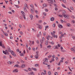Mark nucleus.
<instances>
[{
  "label": "nucleus",
  "mask_w": 75,
  "mask_h": 75,
  "mask_svg": "<svg viewBox=\"0 0 75 75\" xmlns=\"http://www.w3.org/2000/svg\"><path fill=\"white\" fill-rule=\"evenodd\" d=\"M48 74L49 75H51L52 74V73H51V71H49L48 72Z\"/></svg>",
  "instance_id": "20"
},
{
  "label": "nucleus",
  "mask_w": 75,
  "mask_h": 75,
  "mask_svg": "<svg viewBox=\"0 0 75 75\" xmlns=\"http://www.w3.org/2000/svg\"><path fill=\"white\" fill-rule=\"evenodd\" d=\"M7 64H11V62H7Z\"/></svg>",
  "instance_id": "27"
},
{
  "label": "nucleus",
  "mask_w": 75,
  "mask_h": 75,
  "mask_svg": "<svg viewBox=\"0 0 75 75\" xmlns=\"http://www.w3.org/2000/svg\"><path fill=\"white\" fill-rule=\"evenodd\" d=\"M32 69L34 71H37V69L36 68H32Z\"/></svg>",
  "instance_id": "26"
},
{
  "label": "nucleus",
  "mask_w": 75,
  "mask_h": 75,
  "mask_svg": "<svg viewBox=\"0 0 75 75\" xmlns=\"http://www.w3.org/2000/svg\"><path fill=\"white\" fill-rule=\"evenodd\" d=\"M68 74L69 75H69H70V74L71 75V74H72V73L71 72H69L68 73Z\"/></svg>",
  "instance_id": "28"
},
{
  "label": "nucleus",
  "mask_w": 75,
  "mask_h": 75,
  "mask_svg": "<svg viewBox=\"0 0 75 75\" xmlns=\"http://www.w3.org/2000/svg\"><path fill=\"white\" fill-rule=\"evenodd\" d=\"M25 7H26L27 8H28V6H27V4H25Z\"/></svg>",
  "instance_id": "31"
},
{
  "label": "nucleus",
  "mask_w": 75,
  "mask_h": 75,
  "mask_svg": "<svg viewBox=\"0 0 75 75\" xmlns=\"http://www.w3.org/2000/svg\"><path fill=\"white\" fill-rule=\"evenodd\" d=\"M17 52H19L20 51V50L19 49H17Z\"/></svg>",
  "instance_id": "48"
},
{
  "label": "nucleus",
  "mask_w": 75,
  "mask_h": 75,
  "mask_svg": "<svg viewBox=\"0 0 75 75\" xmlns=\"http://www.w3.org/2000/svg\"><path fill=\"white\" fill-rule=\"evenodd\" d=\"M43 7H45L47 6V5L46 4H43Z\"/></svg>",
  "instance_id": "33"
},
{
  "label": "nucleus",
  "mask_w": 75,
  "mask_h": 75,
  "mask_svg": "<svg viewBox=\"0 0 75 75\" xmlns=\"http://www.w3.org/2000/svg\"><path fill=\"white\" fill-rule=\"evenodd\" d=\"M23 9L25 12H26V13H27V9H26V8H25V7H23Z\"/></svg>",
  "instance_id": "7"
},
{
  "label": "nucleus",
  "mask_w": 75,
  "mask_h": 75,
  "mask_svg": "<svg viewBox=\"0 0 75 75\" xmlns=\"http://www.w3.org/2000/svg\"><path fill=\"white\" fill-rule=\"evenodd\" d=\"M39 23H42V21L40 20L39 21Z\"/></svg>",
  "instance_id": "50"
},
{
  "label": "nucleus",
  "mask_w": 75,
  "mask_h": 75,
  "mask_svg": "<svg viewBox=\"0 0 75 75\" xmlns=\"http://www.w3.org/2000/svg\"><path fill=\"white\" fill-rule=\"evenodd\" d=\"M0 46L2 47H3V48H5V46H4V45H2V42L1 41L0 42Z\"/></svg>",
  "instance_id": "3"
},
{
  "label": "nucleus",
  "mask_w": 75,
  "mask_h": 75,
  "mask_svg": "<svg viewBox=\"0 0 75 75\" xmlns=\"http://www.w3.org/2000/svg\"><path fill=\"white\" fill-rule=\"evenodd\" d=\"M52 58H55V55H53Z\"/></svg>",
  "instance_id": "59"
},
{
  "label": "nucleus",
  "mask_w": 75,
  "mask_h": 75,
  "mask_svg": "<svg viewBox=\"0 0 75 75\" xmlns=\"http://www.w3.org/2000/svg\"><path fill=\"white\" fill-rule=\"evenodd\" d=\"M67 26H68V27H70V26H71V25L69 23H67Z\"/></svg>",
  "instance_id": "30"
},
{
  "label": "nucleus",
  "mask_w": 75,
  "mask_h": 75,
  "mask_svg": "<svg viewBox=\"0 0 75 75\" xmlns=\"http://www.w3.org/2000/svg\"><path fill=\"white\" fill-rule=\"evenodd\" d=\"M47 48H51V45H49L48 46H47Z\"/></svg>",
  "instance_id": "60"
},
{
  "label": "nucleus",
  "mask_w": 75,
  "mask_h": 75,
  "mask_svg": "<svg viewBox=\"0 0 75 75\" xmlns=\"http://www.w3.org/2000/svg\"><path fill=\"white\" fill-rule=\"evenodd\" d=\"M35 67H39V64H36L35 65Z\"/></svg>",
  "instance_id": "23"
},
{
  "label": "nucleus",
  "mask_w": 75,
  "mask_h": 75,
  "mask_svg": "<svg viewBox=\"0 0 75 75\" xmlns=\"http://www.w3.org/2000/svg\"><path fill=\"white\" fill-rule=\"evenodd\" d=\"M45 27L46 28H48V27H49L48 26H46Z\"/></svg>",
  "instance_id": "62"
},
{
  "label": "nucleus",
  "mask_w": 75,
  "mask_h": 75,
  "mask_svg": "<svg viewBox=\"0 0 75 75\" xmlns=\"http://www.w3.org/2000/svg\"><path fill=\"white\" fill-rule=\"evenodd\" d=\"M20 33L21 35H23V32L21 31V32H20Z\"/></svg>",
  "instance_id": "40"
},
{
  "label": "nucleus",
  "mask_w": 75,
  "mask_h": 75,
  "mask_svg": "<svg viewBox=\"0 0 75 75\" xmlns=\"http://www.w3.org/2000/svg\"><path fill=\"white\" fill-rule=\"evenodd\" d=\"M58 27L60 28H62V25H61L59 24V25H58Z\"/></svg>",
  "instance_id": "15"
},
{
  "label": "nucleus",
  "mask_w": 75,
  "mask_h": 75,
  "mask_svg": "<svg viewBox=\"0 0 75 75\" xmlns=\"http://www.w3.org/2000/svg\"><path fill=\"white\" fill-rule=\"evenodd\" d=\"M36 18H38V16L37 15H36Z\"/></svg>",
  "instance_id": "63"
},
{
  "label": "nucleus",
  "mask_w": 75,
  "mask_h": 75,
  "mask_svg": "<svg viewBox=\"0 0 75 75\" xmlns=\"http://www.w3.org/2000/svg\"><path fill=\"white\" fill-rule=\"evenodd\" d=\"M30 17L31 18V20H33V15H31L30 16Z\"/></svg>",
  "instance_id": "16"
},
{
  "label": "nucleus",
  "mask_w": 75,
  "mask_h": 75,
  "mask_svg": "<svg viewBox=\"0 0 75 75\" xmlns=\"http://www.w3.org/2000/svg\"><path fill=\"white\" fill-rule=\"evenodd\" d=\"M63 62V60H61L59 62V64H58V65L59 66V65H60V64H61V62Z\"/></svg>",
  "instance_id": "13"
},
{
  "label": "nucleus",
  "mask_w": 75,
  "mask_h": 75,
  "mask_svg": "<svg viewBox=\"0 0 75 75\" xmlns=\"http://www.w3.org/2000/svg\"><path fill=\"white\" fill-rule=\"evenodd\" d=\"M4 35H5V36H7V35H8V34L4 32Z\"/></svg>",
  "instance_id": "21"
},
{
  "label": "nucleus",
  "mask_w": 75,
  "mask_h": 75,
  "mask_svg": "<svg viewBox=\"0 0 75 75\" xmlns=\"http://www.w3.org/2000/svg\"><path fill=\"white\" fill-rule=\"evenodd\" d=\"M63 16H64V17H65V18H67V19H68V18H69V16L67 15H66V14H64V15H63Z\"/></svg>",
  "instance_id": "2"
},
{
  "label": "nucleus",
  "mask_w": 75,
  "mask_h": 75,
  "mask_svg": "<svg viewBox=\"0 0 75 75\" xmlns=\"http://www.w3.org/2000/svg\"><path fill=\"white\" fill-rule=\"evenodd\" d=\"M43 35L44 36H45L46 35V33L45 32L43 33Z\"/></svg>",
  "instance_id": "54"
},
{
  "label": "nucleus",
  "mask_w": 75,
  "mask_h": 75,
  "mask_svg": "<svg viewBox=\"0 0 75 75\" xmlns=\"http://www.w3.org/2000/svg\"><path fill=\"white\" fill-rule=\"evenodd\" d=\"M68 10L69 11H70V12H71V13H72V11L70 9H69V8H68Z\"/></svg>",
  "instance_id": "55"
},
{
  "label": "nucleus",
  "mask_w": 75,
  "mask_h": 75,
  "mask_svg": "<svg viewBox=\"0 0 75 75\" xmlns=\"http://www.w3.org/2000/svg\"><path fill=\"white\" fill-rule=\"evenodd\" d=\"M30 6L32 8H34V6H33V4L31 5Z\"/></svg>",
  "instance_id": "53"
},
{
  "label": "nucleus",
  "mask_w": 75,
  "mask_h": 75,
  "mask_svg": "<svg viewBox=\"0 0 75 75\" xmlns=\"http://www.w3.org/2000/svg\"><path fill=\"white\" fill-rule=\"evenodd\" d=\"M48 40H47L46 41V43H45V45H48Z\"/></svg>",
  "instance_id": "17"
},
{
  "label": "nucleus",
  "mask_w": 75,
  "mask_h": 75,
  "mask_svg": "<svg viewBox=\"0 0 75 75\" xmlns=\"http://www.w3.org/2000/svg\"><path fill=\"white\" fill-rule=\"evenodd\" d=\"M24 56V53H21L20 56Z\"/></svg>",
  "instance_id": "24"
},
{
  "label": "nucleus",
  "mask_w": 75,
  "mask_h": 75,
  "mask_svg": "<svg viewBox=\"0 0 75 75\" xmlns=\"http://www.w3.org/2000/svg\"><path fill=\"white\" fill-rule=\"evenodd\" d=\"M66 14V12L65 11H63V13H62V15H63V16H64V14Z\"/></svg>",
  "instance_id": "18"
},
{
  "label": "nucleus",
  "mask_w": 75,
  "mask_h": 75,
  "mask_svg": "<svg viewBox=\"0 0 75 75\" xmlns=\"http://www.w3.org/2000/svg\"><path fill=\"white\" fill-rule=\"evenodd\" d=\"M37 25L38 26V28H39V29H42V26H41V25H40V24H37Z\"/></svg>",
  "instance_id": "1"
},
{
  "label": "nucleus",
  "mask_w": 75,
  "mask_h": 75,
  "mask_svg": "<svg viewBox=\"0 0 75 75\" xmlns=\"http://www.w3.org/2000/svg\"><path fill=\"white\" fill-rule=\"evenodd\" d=\"M70 8L72 10H74V8H73V7H71Z\"/></svg>",
  "instance_id": "56"
},
{
  "label": "nucleus",
  "mask_w": 75,
  "mask_h": 75,
  "mask_svg": "<svg viewBox=\"0 0 75 75\" xmlns=\"http://www.w3.org/2000/svg\"><path fill=\"white\" fill-rule=\"evenodd\" d=\"M42 40L43 41H45V38L44 37L42 38Z\"/></svg>",
  "instance_id": "42"
},
{
  "label": "nucleus",
  "mask_w": 75,
  "mask_h": 75,
  "mask_svg": "<svg viewBox=\"0 0 75 75\" xmlns=\"http://www.w3.org/2000/svg\"><path fill=\"white\" fill-rule=\"evenodd\" d=\"M43 61L44 62H48V59H47V58H46L43 59Z\"/></svg>",
  "instance_id": "6"
},
{
  "label": "nucleus",
  "mask_w": 75,
  "mask_h": 75,
  "mask_svg": "<svg viewBox=\"0 0 75 75\" xmlns=\"http://www.w3.org/2000/svg\"><path fill=\"white\" fill-rule=\"evenodd\" d=\"M62 6H63L64 8H66V6L65 5H64L63 4H62Z\"/></svg>",
  "instance_id": "35"
},
{
  "label": "nucleus",
  "mask_w": 75,
  "mask_h": 75,
  "mask_svg": "<svg viewBox=\"0 0 75 75\" xmlns=\"http://www.w3.org/2000/svg\"><path fill=\"white\" fill-rule=\"evenodd\" d=\"M40 44V47L41 48H42V44Z\"/></svg>",
  "instance_id": "38"
},
{
  "label": "nucleus",
  "mask_w": 75,
  "mask_h": 75,
  "mask_svg": "<svg viewBox=\"0 0 75 75\" xmlns=\"http://www.w3.org/2000/svg\"><path fill=\"white\" fill-rule=\"evenodd\" d=\"M21 67L22 68H24L25 67V64H22L21 65Z\"/></svg>",
  "instance_id": "22"
},
{
  "label": "nucleus",
  "mask_w": 75,
  "mask_h": 75,
  "mask_svg": "<svg viewBox=\"0 0 75 75\" xmlns=\"http://www.w3.org/2000/svg\"><path fill=\"white\" fill-rule=\"evenodd\" d=\"M58 74L57 72H55L54 73V75H58Z\"/></svg>",
  "instance_id": "32"
},
{
  "label": "nucleus",
  "mask_w": 75,
  "mask_h": 75,
  "mask_svg": "<svg viewBox=\"0 0 75 75\" xmlns=\"http://www.w3.org/2000/svg\"><path fill=\"white\" fill-rule=\"evenodd\" d=\"M32 75H34V73L33 72H31L30 73Z\"/></svg>",
  "instance_id": "49"
},
{
  "label": "nucleus",
  "mask_w": 75,
  "mask_h": 75,
  "mask_svg": "<svg viewBox=\"0 0 75 75\" xmlns=\"http://www.w3.org/2000/svg\"><path fill=\"white\" fill-rule=\"evenodd\" d=\"M54 49H58V47L57 46H55L53 47Z\"/></svg>",
  "instance_id": "10"
},
{
  "label": "nucleus",
  "mask_w": 75,
  "mask_h": 75,
  "mask_svg": "<svg viewBox=\"0 0 75 75\" xmlns=\"http://www.w3.org/2000/svg\"><path fill=\"white\" fill-rule=\"evenodd\" d=\"M54 19H55V18L54 17H52L50 18V20L52 21H54Z\"/></svg>",
  "instance_id": "9"
},
{
  "label": "nucleus",
  "mask_w": 75,
  "mask_h": 75,
  "mask_svg": "<svg viewBox=\"0 0 75 75\" xmlns=\"http://www.w3.org/2000/svg\"><path fill=\"white\" fill-rule=\"evenodd\" d=\"M47 1H48V2L49 3H51V4H52L53 3L52 1V0H48Z\"/></svg>",
  "instance_id": "11"
},
{
  "label": "nucleus",
  "mask_w": 75,
  "mask_h": 75,
  "mask_svg": "<svg viewBox=\"0 0 75 75\" xmlns=\"http://www.w3.org/2000/svg\"><path fill=\"white\" fill-rule=\"evenodd\" d=\"M35 13H36V14H38V11L36 10H35Z\"/></svg>",
  "instance_id": "58"
},
{
  "label": "nucleus",
  "mask_w": 75,
  "mask_h": 75,
  "mask_svg": "<svg viewBox=\"0 0 75 75\" xmlns=\"http://www.w3.org/2000/svg\"><path fill=\"white\" fill-rule=\"evenodd\" d=\"M19 67L18 64H16L14 66V67Z\"/></svg>",
  "instance_id": "19"
},
{
  "label": "nucleus",
  "mask_w": 75,
  "mask_h": 75,
  "mask_svg": "<svg viewBox=\"0 0 75 75\" xmlns=\"http://www.w3.org/2000/svg\"><path fill=\"white\" fill-rule=\"evenodd\" d=\"M31 11L32 13H34V10H33L32 9H31Z\"/></svg>",
  "instance_id": "37"
},
{
  "label": "nucleus",
  "mask_w": 75,
  "mask_h": 75,
  "mask_svg": "<svg viewBox=\"0 0 75 75\" xmlns=\"http://www.w3.org/2000/svg\"><path fill=\"white\" fill-rule=\"evenodd\" d=\"M51 34L52 35L53 37H54V38H55L56 37V35L54 33H52V32L51 33Z\"/></svg>",
  "instance_id": "5"
},
{
  "label": "nucleus",
  "mask_w": 75,
  "mask_h": 75,
  "mask_svg": "<svg viewBox=\"0 0 75 75\" xmlns=\"http://www.w3.org/2000/svg\"><path fill=\"white\" fill-rule=\"evenodd\" d=\"M55 10H56V11L58 10V8H57V7H55Z\"/></svg>",
  "instance_id": "46"
},
{
  "label": "nucleus",
  "mask_w": 75,
  "mask_h": 75,
  "mask_svg": "<svg viewBox=\"0 0 75 75\" xmlns=\"http://www.w3.org/2000/svg\"><path fill=\"white\" fill-rule=\"evenodd\" d=\"M45 11L48 12V9L46 8L45 9Z\"/></svg>",
  "instance_id": "44"
},
{
  "label": "nucleus",
  "mask_w": 75,
  "mask_h": 75,
  "mask_svg": "<svg viewBox=\"0 0 75 75\" xmlns=\"http://www.w3.org/2000/svg\"><path fill=\"white\" fill-rule=\"evenodd\" d=\"M21 13H22V14H23V15H24V13H24V11H21Z\"/></svg>",
  "instance_id": "34"
},
{
  "label": "nucleus",
  "mask_w": 75,
  "mask_h": 75,
  "mask_svg": "<svg viewBox=\"0 0 75 75\" xmlns=\"http://www.w3.org/2000/svg\"><path fill=\"white\" fill-rule=\"evenodd\" d=\"M46 73H44L43 72L42 73V75H46Z\"/></svg>",
  "instance_id": "41"
},
{
  "label": "nucleus",
  "mask_w": 75,
  "mask_h": 75,
  "mask_svg": "<svg viewBox=\"0 0 75 75\" xmlns=\"http://www.w3.org/2000/svg\"><path fill=\"white\" fill-rule=\"evenodd\" d=\"M62 1L64 3H66V1L65 0H62Z\"/></svg>",
  "instance_id": "51"
},
{
  "label": "nucleus",
  "mask_w": 75,
  "mask_h": 75,
  "mask_svg": "<svg viewBox=\"0 0 75 75\" xmlns=\"http://www.w3.org/2000/svg\"><path fill=\"white\" fill-rule=\"evenodd\" d=\"M46 15H47V13H43V15L44 16H46Z\"/></svg>",
  "instance_id": "57"
},
{
  "label": "nucleus",
  "mask_w": 75,
  "mask_h": 75,
  "mask_svg": "<svg viewBox=\"0 0 75 75\" xmlns=\"http://www.w3.org/2000/svg\"><path fill=\"white\" fill-rule=\"evenodd\" d=\"M3 52L4 53V54H5V55L7 54V52L6 51L3 50Z\"/></svg>",
  "instance_id": "25"
},
{
  "label": "nucleus",
  "mask_w": 75,
  "mask_h": 75,
  "mask_svg": "<svg viewBox=\"0 0 75 75\" xmlns=\"http://www.w3.org/2000/svg\"><path fill=\"white\" fill-rule=\"evenodd\" d=\"M51 44H52V45H53V44H54V42H50Z\"/></svg>",
  "instance_id": "36"
},
{
  "label": "nucleus",
  "mask_w": 75,
  "mask_h": 75,
  "mask_svg": "<svg viewBox=\"0 0 75 75\" xmlns=\"http://www.w3.org/2000/svg\"><path fill=\"white\" fill-rule=\"evenodd\" d=\"M40 36H41V32H40V34H38L37 35L38 37H40Z\"/></svg>",
  "instance_id": "14"
},
{
  "label": "nucleus",
  "mask_w": 75,
  "mask_h": 75,
  "mask_svg": "<svg viewBox=\"0 0 75 75\" xmlns=\"http://www.w3.org/2000/svg\"><path fill=\"white\" fill-rule=\"evenodd\" d=\"M28 69L29 70V71H31V68H29Z\"/></svg>",
  "instance_id": "61"
},
{
  "label": "nucleus",
  "mask_w": 75,
  "mask_h": 75,
  "mask_svg": "<svg viewBox=\"0 0 75 75\" xmlns=\"http://www.w3.org/2000/svg\"><path fill=\"white\" fill-rule=\"evenodd\" d=\"M51 57H52V55H50L49 56H48V58H50Z\"/></svg>",
  "instance_id": "39"
},
{
  "label": "nucleus",
  "mask_w": 75,
  "mask_h": 75,
  "mask_svg": "<svg viewBox=\"0 0 75 75\" xmlns=\"http://www.w3.org/2000/svg\"><path fill=\"white\" fill-rule=\"evenodd\" d=\"M23 17L24 18L25 20V15H23Z\"/></svg>",
  "instance_id": "43"
},
{
  "label": "nucleus",
  "mask_w": 75,
  "mask_h": 75,
  "mask_svg": "<svg viewBox=\"0 0 75 75\" xmlns=\"http://www.w3.org/2000/svg\"><path fill=\"white\" fill-rule=\"evenodd\" d=\"M40 41L41 44H42V42H43V41H44L42 40H40Z\"/></svg>",
  "instance_id": "45"
},
{
  "label": "nucleus",
  "mask_w": 75,
  "mask_h": 75,
  "mask_svg": "<svg viewBox=\"0 0 75 75\" xmlns=\"http://www.w3.org/2000/svg\"><path fill=\"white\" fill-rule=\"evenodd\" d=\"M73 52H74V53H75V49H74V50H73Z\"/></svg>",
  "instance_id": "64"
},
{
  "label": "nucleus",
  "mask_w": 75,
  "mask_h": 75,
  "mask_svg": "<svg viewBox=\"0 0 75 75\" xmlns=\"http://www.w3.org/2000/svg\"><path fill=\"white\" fill-rule=\"evenodd\" d=\"M18 71L17 69H16L13 71V72H18Z\"/></svg>",
  "instance_id": "8"
},
{
  "label": "nucleus",
  "mask_w": 75,
  "mask_h": 75,
  "mask_svg": "<svg viewBox=\"0 0 75 75\" xmlns=\"http://www.w3.org/2000/svg\"><path fill=\"white\" fill-rule=\"evenodd\" d=\"M35 58H36L37 59V58H38V55H35Z\"/></svg>",
  "instance_id": "29"
},
{
  "label": "nucleus",
  "mask_w": 75,
  "mask_h": 75,
  "mask_svg": "<svg viewBox=\"0 0 75 75\" xmlns=\"http://www.w3.org/2000/svg\"><path fill=\"white\" fill-rule=\"evenodd\" d=\"M53 27H55V24L54 23L53 25Z\"/></svg>",
  "instance_id": "47"
},
{
  "label": "nucleus",
  "mask_w": 75,
  "mask_h": 75,
  "mask_svg": "<svg viewBox=\"0 0 75 75\" xmlns=\"http://www.w3.org/2000/svg\"><path fill=\"white\" fill-rule=\"evenodd\" d=\"M7 50L8 52H11V49H10V48L8 47L7 48Z\"/></svg>",
  "instance_id": "12"
},
{
  "label": "nucleus",
  "mask_w": 75,
  "mask_h": 75,
  "mask_svg": "<svg viewBox=\"0 0 75 75\" xmlns=\"http://www.w3.org/2000/svg\"><path fill=\"white\" fill-rule=\"evenodd\" d=\"M15 6H16V8H19V6H18V5H15Z\"/></svg>",
  "instance_id": "52"
},
{
  "label": "nucleus",
  "mask_w": 75,
  "mask_h": 75,
  "mask_svg": "<svg viewBox=\"0 0 75 75\" xmlns=\"http://www.w3.org/2000/svg\"><path fill=\"white\" fill-rule=\"evenodd\" d=\"M11 53L14 57H16V54H14V52L13 51V50L11 51Z\"/></svg>",
  "instance_id": "4"
}]
</instances>
